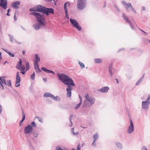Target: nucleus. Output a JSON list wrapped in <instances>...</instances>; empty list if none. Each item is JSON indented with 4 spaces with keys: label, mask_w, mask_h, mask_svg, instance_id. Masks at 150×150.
Returning <instances> with one entry per match:
<instances>
[{
    "label": "nucleus",
    "mask_w": 150,
    "mask_h": 150,
    "mask_svg": "<svg viewBox=\"0 0 150 150\" xmlns=\"http://www.w3.org/2000/svg\"><path fill=\"white\" fill-rule=\"evenodd\" d=\"M122 4L124 5L127 11L128 10L129 8H130V10L134 12L135 13H136V11L132 6L131 4L130 3H126V1H123L121 2Z\"/></svg>",
    "instance_id": "39448f33"
},
{
    "label": "nucleus",
    "mask_w": 150,
    "mask_h": 150,
    "mask_svg": "<svg viewBox=\"0 0 150 150\" xmlns=\"http://www.w3.org/2000/svg\"><path fill=\"white\" fill-rule=\"evenodd\" d=\"M116 145L118 148L121 149H122V145L121 143L119 142L116 143Z\"/></svg>",
    "instance_id": "cd10ccee"
},
{
    "label": "nucleus",
    "mask_w": 150,
    "mask_h": 150,
    "mask_svg": "<svg viewBox=\"0 0 150 150\" xmlns=\"http://www.w3.org/2000/svg\"><path fill=\"white\" fill-rule=\"evenodd\" d=\"M146 101L149 104H150V95L147 98Z\"/></svg>",
    "instance_id": "a19ab883"
},
{
    "label": "nucleus",
    "mask_w": 150,
    "mask_h": 150,
    "mask_svg": "<svg viewBox=\"0 0 150 150\" xmlns=\"http://www.w3.org/2000/svg\"><path fill=\"white\" fill-rule=\"evenodd\" d=\"M70 20L71 23L76 28L78 29L79 31L81 30V26L79 25V23L76 20L74 19H70Z\"/></svg>",
    "instance_id": "423d86ee"
},
{
    "label": "nucleus",
    "mask_w": 150,
    "mask_h": 150,
    "mask_svg": "<svg viewBox=\"0 0 150 150\" xmlns=\"http://www.w3.org/2000/svg\"><path fill=\"white\" fill-rule=\"evenodd\" d=\"M74 128H71V131L72 133L73 134H74L75 135H77V134H78V132L75 133L74 131Z\"/></svg>",
    "instance_id": "58836bf2"
},
{
    "label": "nucleus",
    "mask_w": 150,
    "mask_h": 150,
    "mask_svg": "<svg viewBox=\"0 0 150 150\" xmlns=\"http://www.w3.org/2000/svg\"><path fill=\"white\" fill-rule=\"evenodd\" d=\"M14 19L15 21H16L17 20V18L16 17L15 14V15L14 16Z\"/></svg>",
    "instance_id": "e2e57ef3"
},
{
    "label": "nucleus",
    "mask_w": 150,
    "mask_h": 150,
    "mask_svg": "<svg viewBox=\"0 0 150 150\" xmlns=\"http://www.w3.org/2000/svg\"><path fill=\"white\" fill-rule=\"evenodd\" d=\"M23 54L25 55V51L24 50H23L22 51Z\"/></svg>",
    "instance_id": "680f3d73"
},
{
    "label": "nucleus",
    "mask_w": 150,
    "mask_h": 150,
    "mask_svg": "<svg viewBox=\"0 0 150 150\" xmlns=\"http://www.w3.org/2000/svg\"><path fill=\"white\" fill-rule=\"evenodd\" d=\"M114 7L117 9V10L118 12L120 11L119 9L117 7V6L116 5H115L114 6Z\"/></svg>",
    "instance_id": "6e6d98bb"
},
{
    "label": "nucleus",
    "mask_w": 150,
    "mask_h": 150,
    "mask_svg": "<svg viewBox=\"0 0 150 150\" xmlns=\"http://www.w3.org/2000/svg\"><path fill=\"white\" fill-rule=\"evenodd\" d=\"M142 79H139L137 81V83H136V85H139L142 82Z\"/></svg>",
    "instance_id": "e433bc0d"
},
{
    "label": "nucleus",
    "mask_w": 150,
    "mask_h": 150,
    "mask_svg": "<svg viewBox=\"0 0 150 150\" xmlns=\"http://www.w3.org/2000/svg\"><path fill=\"white\" fill-rule=\"evenodd\" d=\"M6 15H7V16H9L10 15V14H9V13H6Z\"/></svg>",
    "instance_id": "774afa93"
},
{
    "label": "nucleus",
    "mask_w": 150,
    "mask_h": 150,
    "mask_svg": "<svg viewBox=\"0 0 150 150\" xmlns=\"http://www.w3.org/2000/svg\"><path fill=\"white\" fill-rule=\"evenodd\" d=\"M95 63L96 64H99L103 62L102 60L100 58H96L94 59Z\"/></svg>",
    "instance_id": "393cba45"
},
{
    "label": "nucleus",
    "mask_w": 150,
    "mask_h": 150,
    "mask_svg": "<svg viewBox=\"0 0 150 150\" xmlns=\"http://www.w3.org/2000/svg\"><path fill=\"white\" fill-rule=\"evenodd\" d=\"M22 120L20 121V122H19V125H20V126H21L23 122L25 120V114L24 113L23 110V112H22Z\"/></svg>",
    "instance_id": "5701e85b"
},
{
    "label": "nucleus",
    "mask_w": 150,
    "mask_h": 150,
    "mask_svg": "<svg viewBox=\"0 0 150 150\" xmlns=\"http://www.w3.org/2000/svg\"><path fill=\"white\" fill-rule=\"evenodd\" d=\"M16 68L18 69L21 71H25V67L24 66L21 65L19 67H16Z\"/></svg>",
    "instance_id": "a878e982"
},
{
    "label": "nucleus",
    "mask_w": 150,
    "mask_h": 150,
    "mask_svg": "<svg viewBox=\"0 0 150 150\" xmlns=\"http://www.w3.org/2000/svg\"><path fill=\"white\" fill-rule=\"evenodd\" d=\"M8 54L9 55V56L10 57H14V54L12 53L11 52H8Z\"/></svg>",
    "instance_id": "37998d69"
},
{
    "label": "nucleus",
    "mask_w": 150,
    "mask_h": 150,
    "mask_svg": "<svg viewBox=\"0 0 150 150\" xmlns=\"http://www.w3.org/2000/svg\"><path fill=\"white\" fill-rule=\"evenodd\" d=\"M16 80L15 86L16 87H18L20 86V84H19L17 85H16V84L19 83L21 81V78L19 75L18 71L16 73Z\"/></svg>",
    "instance_id": "f8f14e48"
},
{
    "label": "nucleus",
    "mask_w": 150,
    "mask_h": 150,
    "mask_svg": "<svg viewBox=\"0 0 150 150\" xmlns=\"http://www.w3.org/2000/svg\"><path fill=\"white\" fill-rule=\"evenodd\" d=\"M0 80L1 83L3 84L6 85V82L4 78V76H1L0 77Z\"/></svg>",
    "instance_id": "4be33fe9"
},
{
    "label": "nucleus",
    "mask_w": 150,
    "mask_h": 150,
    "mask_svg": "<svg viewBox=\"0 0 150 150\" xmlns=\"http://www.w3.org/2000/svg\"><path fill=\"white\" fill-rule=\"evenodd\" d=\"M142 10L143 11H146V8L144 6H143L142 7Z\"/></svg>",
    "instance_id": "13d9d810"
},
{
    "label": "nucleus",
    "mask_w": 150,
    "mask_h": 150,
    "mask_svg": "<svg viewBox=\"0 0 150 150\" xmlns=\"http://www.w3.org/2000/svg\"><path fill=\"white\" fill-rule=\"evenodd\" d=\"M33 130V127L31 125H28L25 127L24 132L26 134H30L32 132Z\"/></svg>",
    "instance_id": "9d476101"
},
{
    "label": "nucleus",
    "mask_w": 150,
    "mask_h": 150,
    "mask_svg": "<svg viewBox=\"0 0 150 150\" xmlns=\"http://www.w3.org/2000/svg\"><path fill=\"white\" fill-rule=\"evenodd\" d=\"M43 13H46L47 15H48L49 13H54V10L52 8H47L44 6Z\"/></svg>",
    "instance_id": "1a4fd4ad"
},
{
    "label": "nucleus",
    "mask_w": 150,
    "mask_h": 150,
    "mask_svg": "<svg viewBox=\"0 0 150 150\" xmlns=\"http://www.w3.org/2000/svg\"><path fill=\"white\" fill-rule=\"evenodd\" d=\"M31 125L33 127H36V123H35V122H32L31 123Z\"/></svg>",
    "instance_id": "79ce46f5"
},
{
    "label": "nucleus",
    "mask_w": 150,
    "mask_h": 150,
    "mask_svg": "<svg viewBox=\"0 0 150 150\" xmlns=\"http://www.w3.org/2000/svg\"><path fill=\"white\" fill-rule=\"evenodd\" d=\"M30 14L35 16L38 21V23H36L33 26V27L35 30H38L45 26V20H44L43 16L42 14L40 13L34 12H31Z\"/></svg>",
    "instance_id": "f03ea898"
},
{
    "label": "nucleus",
    "mask_w": 150,
    "mask_h": 150,
    "mask_svg": "<svg viewBox=\"0 0 150 150\" xmlns=\"http://www.w3.org/2000/svg\"><path fill=\"white\" fill-rule=\"evenodd\" d=\"M122 17L128 23L130 22V21L129 20L127 16L124 13L122 14Z\"/></svg>",
    "instance_id": "b1692460"
},
{
    "label": "nucleus",
    "mask_w": 150,
    "mask_h": 150,
    "mask_svg": "<svg viewBox=\"0 0 150 150\" xmlns=\"http://www.w3.org/2000/svg\"><path fill=\"white\" fill-rule=\"evenodd\" d=\"M20 73L22 74L23 75H24L25 74V71H21L20 72Z\"/></svg>",
    "instance_id": "3c124183"
},
{
    "label": "nucleus",
    "mask_w": 150,
    "mask_h": 150,
    "mask_svg": "<svg viewBox=\"0 0 150 150\" xmlns=\"http://www.w3.org/2000/svg\"><path fill=\"white\" fill-rule=\"evenodd\" d=\"M2 49L5 52H6L7 53H8V52H9L6 49H4L2 48Z\"/></svg>",
    "instance_id": "4d7b16f0"
},
{
    "label": "nucleus",
    "mask_w": 150,
    "mask_h": 150,
    "mask_svg": "<svg viewBox=\"0 0 150 150\" xmlns=\"http://www.w3.org/2000/svg\"><path fill=\"white\" fill-rule=\"evenodd\" d=\"M39 135V133L38 132L34 133H33V135L35 137H37Z\"/></svg>",
    "instance_id": "de8ad7c7"
},
{
    "label": "nucleus",
    "mask_w": 150,
    "mask_h": 150,
    "mask_svg": "<svg viewBox=\"0 0 150 150\" xmlns=\"http://www.w3.org/2000/svg\"><path fill=\"white\" fill-rule=\"evenodd\" d=\"M109 89L110 88L108 87L105 86L99 89L98 91L103 93H107L108 92Z\"/></svg>",
    "instance_id": "f3484780"
},
{
    "label": "nucleus",
    "mask_w": 150,
    "mask_h": 150,
    "mask_svg": "<svg viewBox=\"0 0 150 150\" xmlns=\"http://www.w3.org/2000/svg\"><path fill=\"white\" fill-rule=\"evenodd\" d=\"M36 8H35V6L34 7L31 8L30 9L29 11H36Z\"/></svg>",
    "instance_id": "c03bdc74"
},
{
    "label": "nucleus",
    "mask_w": 150,
    "mask_h": 150,
    "mask_svg": "<svg viewBox=\"0 0 150 150\" xmlns=\"http://www.w3.org/2000/svg\"><path fill=\"white\" fill-rule=\"evenodd\" d=\"M77 6L79 10H82L86 6V0H78Z\"/></svg>",
    "instance_id": "20e7f679"
},
{
    "label": "nucleus",
    "mask_w": 150,
    "mask_h": 150,
    "mask_svg": "<svg viewBox=\"0 0 150 150\" xmlns=\"http://www.w3.org/2000/svg\"><path fill=\"white\" fill-rule=\"evenodd\" d=\"M43 79L44 82H47V80L46 78H43Z\"/></svg>",
    "instance_id": "bf43d9fd"
},
{
    "label": "nucleus",
    "mask_w": 150,
    "mask_h": 150,
    "mask_svg": "<svg viewBox=\"0 0 150 150\" xmlns=\"http://www.w3.org/2000/svg\"><path fill=\"white\" fill-rule=\"evenodd\" d=\"M2 111V107L1 105H0V114L1 113Z\"/></svg>",
    "instance_id": "5fc2aeb1"
},
{
    "label": "nucleus",
    "mask_w": 150,
    "mask_h": 150,
    "mask_svg": "<svg viewBox=\"0 0 150 150\" xmlns=\"http://www.w3.org/2000/svg\"><path fill=\"white\" fill-rule=\"evenodd\" d=\"M8 86H11V81L10 80H7L6 82V85Z\"/></svg>",
    "instance_id": "c85d7f7f"
},
{
    "label": "nucleus",
    "mask_w": 150,
    "mask_h": 150,
    "mask_svg": "<svg viewBox=\"0 0 150 150\" xmlns=\"http://www.w3.org/2000/svg\"><path fill=\"white\" fill-rule=\"evenodd\" d=\"M44 97L46 98L50 97L51 98L54 100L59 101L60 98L58 96H54L53 95L50 93H45L44 95Z\"/></svg>",
    "instance_id": "0eeeda50"
},
{
    "label": "nucleus",
    "mask_w": 150,
    "mask_h": 150,
    "mask_svg": "<svg viewBox=\"0 0 150 150\" xmlns=\"http://www.w3.org/2000/svg\"><path fill=\"white\" fill-rule=\"evenodd\" d=\"M35 73L34 72L30 76V78L32 80H34L35 79Z\"/></svg>",
    "instance_id": "c756f323"
},
{
    "label": "nucleus",
    "mask_w": 150,
    "mask_h": 150,
    "mask_svg": "<svg viewBox=\"0 0 150 150\" xmlns=\"http://www.w3.org/2000/svg\"><path fill=\"white\" fill-rule=\"evenodd\" d=\"M79 98L80 99V102L82 103V97L79 95Z\"/></svg>",
    "instance_id": "8fccbe9b"
},
{
    "label": "nucleus",
    "mask_w": 150,
    "mask_h": 150,
    "mask_svg": "<svg viewBox=\"0 0 150 150\" xmlns=\"http://www.w3.org/2000/svg\"><path fill=\"white\" fill-rule=\"evenodd\" d=\"M11 10L10 9H8L7 10V13H9L10 11Z\"/></svg>",
    "instance_id": "69168bd1"
},
{
    "label": "nucleus",
    "mask_w": 150,
    "mask_h": 150,
    "mask_svg": "<svg viewBox=\"0 0 150 150\" xmlns=\"http://www.w3.org/2000/svg\"><path fill=\"white\" fill-rule=\"evenodd\" d=\"M150 104L146 100L142 102V108L143 109L147 110L149 108V105Z\"/></svg>",
    "instance_id": "dca6fc26"
},
{
    "label": "nucleus",
    "mask_w": 150,
    "mask_h": 150,
    "mask_svg": "<svg viewBox=\"0 0 150 150\" xmlns=\"http://www.w3.org/2000/svg\"><path fill=\"white\" fill-rule=\"evenodd\" d=\"M112 70V64H110L109 67V71L110 73V76L111 78L112 77L113 75Z\"/></svg>",
    "instance_id": "412c9836"
},
{
    "label": "nucleus",
    "mask_w": 150,
    "mask_h": 150,
    "mask_svg": "<svg viewBox=\"0 0 150 150\" xmlns=\"http://www.w3.org/2000/svg\"><path fill=\"white\" fill-rule=\"evenodd\" d=\"M8 35L9 37L10 41L12 42L14 39L13 37L10 34H8Z\"/></svg>",
    "instance_id": "7c9ffc66"
},
{
    "label": "nucleus",
    "mask_w": 150,
    "mask_h": 150,
    "mask_svg": "<svg viewBox=\"0 0 150 150\" xmlns=\"http://www.w3.org/2000/svg\"><path fill=\"white\" fill-rule=\"evenodd\" d=\"M85 98L86 99L84 101L83 104L82 105L83 108L90 107L94 103L95 99L89 96L88 93L86 94Z\"/></svg>",
    "instance_id": "7ed1b4c3"
},
{
    "label": "nucleus",
    "mask_w": 150,
    "mask_h": 150,
    "mask_svg": "<svg viewBox=\"0 0 150 150\" xmlns=\"http://www.w3.org/2000/svg\"><path fill=\"white\" fill-rule=\"evenodd\" d=\"M2 85V86H1V88H2V90H4V87L3 86V85Z\"/></svg>",
    "instance_id": "0e129e2a"
},
{
    "label": "nucleus",
    "mask_w": 150,
    "mask_h": 150,
    "mask_svg": "<svg viewBox=\"0 0 150 150\" xmlns=\"http://www.w3.org/2000/svg\"><path fill=\"white\" fill-rule=\"evenodd\" d=\"M93 138L94 139V141H96L97 140L98 138V135L97 133H96L94 134L93 136Z\"/></svg>",
    "instance_id": "bb28decb"
},
{
    "label": "nucleus",
    "mask_w": 150,
    "mask_h": 150,
    "mask_svg": "<svg viewBox=\"0 0 150 150\" xmlns=\"http://www.w3.org/2000/svg\"><path fill=\"white\" fill-rule=\"evenodd\" d=\"M77 150H74V149H72V150H80V147L79 144L77 146Z\"/></svg>",
    "instance_id": "09e8293b"
},
{
    "label": "nucleus",
    "mask_w": 150,
    "mask_h": 150,
    "mask_svg": "<svg viewBox=\"0 0 150 150\" xmlns=\"http://www.w3.org/2000/svg\"><path fill=\"white\" fill-rule=\"evenodd\" d=\"M56 150H63L60 146H57L56 149Z\"/></svg>",
    "instance_id": "49530a36"
},
{
    "label": "nucleus",
    "mask_w": 150,
    "mask_h": 150,
    "mask_svg": "<svg viewBox=\"0 0 150 150\" xmlns=\"http://www.w3.org/2000/svg\"><path fill=\"white\" fill-rule=\"evenodd\" d=\"M35 118H37L39 121L41 123H42L43 120L42 117L37 116L35 117Z\"/></svg>",
    "instance_id": "4c0bfd02"
},
{
    "label": "nucleus",
    "mask_w": 150,
    "mask_h": 150,
    "mask_svg": "<svg viewBox=\"0 0 150 150\" xmlns=\"http://www.w3.org/2000/svg\"><path fill=\"white\" fill-rule=\"evenodd\" d=\"M0 6L2 7L3 9L6 10L7 8V0H0Z\"/></svg>",
    "instance_id": "9b49d317"
},
{
    "label": "nucleus",
    "mask_w": 150,
    "mask_h": 150,
    "mask_svg": "<svg viewBox=\"0 0 150 150\" xmlns=\"http://www.w3.org/2000/svg\"><path fill=\"white\" fill-rule=\"evenodd\" d=\"M79 63L80 65V67L81 68H83L85 67V65L83 63H82L81 62L79 61Z\"/></svg>",
    "instance_id": "72a5a7b5"
},
{
    "label": "nucleus",
    "mask_w": 150,
    "mask_h": 150,
    "mask_svg": "<svg viewBox=\"0 0 150 150\" xmlns=\"http://www.w3.org/2000/svg\"><path fill=\"white\" fill-rule=\"evenodd\" d=\"M73 116V114L72 113H71V115H70V117H69V121H70V122L71 123V125L70 126V127L71 126H72V122H71V120H72V117Z\"/></svg>",
    "instance_id": "ea45409f"
},
{
    "label": "nucleus",
    "mask_w": 150,
    "mask_h": 150,
    "mask_svg": "<svg viewBox=\"0 0 150 150\" xmlns=\"http://www.w3.org/2000/svg\"><path fill=\"white\" fill-rule=\"evenodd\" d=\"M35 69L36 70V72L37 73H40L41 71L39 68L38 64H34Z\"/></svg>",
    "instance_id": "6ab92c4d"
},
{
    "label": "nucleus",
    "mask_w": 150,
    "mask_h": 150,
    "mask_svg": "<svg viewBox=\"0 0 150 150\" xmlns=\"http://www.w3.org/2000/svg\"><path fill=\"white\" fill-rule=\"evenodd\" d=\"M70 5V3L69 2H66L64 5V9L65 11V12L66 13V17L68 18V19L69 18V15L68 13V10L67 9V6H69Z\"/></svg>",
    "instance_id": "ddd939ff"
},
{
    "label": "nucleus",
    "mask_w": 150,
    "mask_h": 150,
    "mask_svg": "<svg viewBox=\"0 0 150 150\" xmlns=\"http://www.w3.org/2000/svg\"><path fill=\"white\" fill-rule=\"evenodd\" d=\"M128 24L130 25L131 28L132 30H133L134 28V26L133 25H132L131 23L130 22V23H129Z\"/></svg>",
    "instance_id": "a18cd8bd"
},
{
    "label": "nucleus",
    "mask_w": 150,
    "mask_h": 150,
    "mask_svg": "<svg viewBox=\"0 0 150 150\" xmlns=\"http://www.w3.org/2000/svg\"><path fill=\"white\" fill-rule=\"evenodd\" d=\"M144 75H145V74H143L142 77L140 78V79H142H142H143L144 78Z\"/></svg>",
    "instance_id": "052dcab7"
},
{
    "label": "nucleus",
    "mask_w": 150,
    "mask_h": 150,
    "mask_svg": "<svg viewBox=\"0 0 150 150\" xmlns=\"http://www.w3.org/2000/svg\"><path fill=\"white\" fill-rule=\"evenodd\" d=\"M41 69L42 71H45L47 73H52V74H55V73L53 71L48 70L45 67H42L41 68Z\"/></svg>",
    "instance_id": "a211bd4d"
},
{
    "label": "nucleus",
    "mask_w": 150,
    "mask_h": 150,
    "mask_svg": "<svg viewBox=\"0 0 150 150\" xmlns=\"http://www.w3.org/2000/svg\"><path fill=\"white\" fill-rule=\"evenodd\" d=\"M129 121L130 125L128 127L127 130V132L128 134H131L134 131V125L132 120L131 119H130Z\"/></svg>",
    "instance_id": "6e6552de"
},
{
    "label": "nucleus",
    "mask_w": 150,
    "mask_h": 150,
    "mask_svg": "<svg viewBox=\"0 0 150 150\" xmlns=\"http://www.w3.org/2000/svg\"><path fill=\"white\" fill-rule=\"evenodd\" d=\"M35 61L34 62V64H38V63L40 61V59L39 57L37 54L35 55Z\"/></svg>",
    "instance_id": "aec40b11"
},
{
    "label": "nucleus",
    "mask_w": 150,
    "mask_h": 150,
    "mask_svg": "<svg viewBox=\"0 0 150 150\" xmlns=\"http://www.w3.org/2000/svg\"><path fill=\"white\" fill-rule=\"evenodd\" d=\"M2 85V83H1V81H0V87H1Z\"/></svg>",
    "instance_id": "338daca9"
},
{
    "label": "nucleus",
    "mask_w": 150,
    "mask_h": 150,
    "mask_svg": "<svg viewBox=\"0 0 150 150\" xmlns=\"http://www.w3.org/2000/svg\"><path fill=\"white\" fill-rule=\"evenodd\" d=\"M20 4V2L19 1H17L11 4V6L13 8L18 9L19 7Z\"/></svg>",
    "instance_id": "2eb2a0df"
},
{
    "label": "nucleus",
    "mask_w": 150,
    "mask_h": 150,
    "mask_svg": "<svg viewBox=\"0 0 150 150\" xmlns=\"http://www.w3.org/2000/svg\"><path fill=\"white\" fill-rule=\"evenodd\" d=\"M22 61L21 59H20L19 61L18 62V64L17 65L16 67H20V66H21L22 65Z\"/></svg>",
    "instance_id": "f704fd0d"
},
{
    "label": "nucleus",
    "mask_w": 150,
    "mask_h": 150,
    "mask_svg": "<svg viewBox=\"0 0 150 150\" xmlns=\"http://www.w3.org/2000/svg\"><path fill=\"white\" fill-rule=\"evenodd\" d=\"M30 68L29 63L28 62H27L26 63V71H28Z\"/></svg>",
    "instance_id": "c9c22d12"
},
{
    "label": "nucleus",
    "mask_w": 150,
    "mask_h": 150,
    "mask_svg": "<svg viewBox=\"0 0 150 150\" xmlns=\"http://www.w3.org/2000/svg\"><path fill=\"white\" fill-rule=\"evenodd\" d=\"M82 103L80 102V103L79 104H77L75 106V109H77L81 105V104H82Z\"/></svg>",
    "instance_id": "473e14b6"
},
{
    "label": "nucleus",
    "mask_w": 150,
    "mask_h": 150,
    "mask_svg": "<svg viewBox=\"0 0 150 150\" xmlns=\"http://www.w3.org/2000/svg\"><path fill=\"white\" fill-rule=\"evenodd\" d=\"M58 0H44V1L47 2H51L53 1L54 2L55 4H56V3L57 2Z\"/></svg>",
    "instance_id": "2f4dec72"
},
{
    "label": "nucleus",
    "mask_w": 150,
    "mask_h": 150,
    "mask_svg": "<svg viewBox=\"0 0 150 150\" xmlns=\"http://www.w3.org/2000/svg\"><path fill=\"white\" fill-rule=\"evenodd\" d=\"M142 150H147V149L145 146H143L142 147Z\"/></svg>",
    "instance_id": "864d4df0"
},
{
    "label": "nucleus",
    "mask_w": 150,
    "mask_h": 150,
    "mask_svg": "<svg viewBox=\"0 0 150 150\" xmlns=\"http://www.w3.org/2000/svg\"><path fill=\"white\" fill-rule=\"evenodd\" d=\"M44 8V6L41 5H39L36 6H35L36 11L43 13Z\"/></svg>",
    "instance_id": "4468645a"
},
{
    "label": "nucleus",
    "mask_w": 150,
    "mask_h": 150,
    "mask_svg": "<svg viewBox=\"0 0 150 150\" xmlns=\"http://www.w3.org/2000/svg\"><path fill=\"white\" fill-rule=\"evenodd\" d=\"M95 141H93L92 144V145L94 146H96V144L95 143Z\"/></svg>",
    "instance_id": "603ef678"
},
{
    "label": "nucleus",
    "mask_w": 150,
    "mask_h": 150,
    "mask_svg": "<svg viewBox=\"0 0 150 150\" xmlns=\"http://www.w3.org/2000/svg\"><path fill=\"white\" fill-rule=\"evenodd\" d=\"M57 76L59 80L64 84L68 86L66 89L67 96L69 98H70L71 96V90L73 89V87L75 85L73 80L68 76L64 74H58Z\"/></svg>",
    "instance_id": "f257e3e1"
}]
</instances>
